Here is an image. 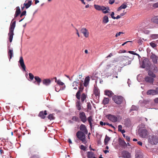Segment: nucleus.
Wrapping results in <instances>:
<instances>
[{"label": "nucleus", "mask_w": 158, "mask_h": 158, "mask_svg": "<svg viewBox=\"0 0 158 158\" xmlns=\"http://www.w3.org/2000/svg\"><path fill=\"white\" fill-rule=\"evenodd\" d=\"M16 21L11 22L9 28V31L8 35L9 36V40L10 42L12 41L13 36L14 35V31L15 27Z\"/></svg>", "instance_id": "f257e3e1"}, {"label": "nucleus", "mask_w": 158, "mask_h": 158, "mask_svg": "<svg viewBox=\"0 0 158 158\" xmlns=\"http://www.w3.org/2000/svg\"><path fill=\"white\" fill-rule=\"evenodd\" d=\"M85 133L80 131H78L76 133L77 137L83 143L85 144L87 143L85 139Z\"/></svg>", "instance_id": "f03ea898"}, {"label": "nucleus", "mask_w": 158, "mask_h": 158, "mask_svg": "<svg viewBox=\"0 0 158 158\" xmlns=\"http://www.w3.org/2000/svg\"><path fill=\"white\" fill-rule=\"evenodd\" d=\"M149 142L152 145H156L158 143V138L154 135H151L149 137Z\"/></svg>", "instance_id": "7ed1b4c3"}, {"label": "nucleus", "mask_w": 158, "mask_h": 158, "mask_svg": "<svg viewBox=\"0 0 158 158\" xmlns=\"http://www.w3.org/2000/svg\"><path fill=\"white\" fill-rule=\"evenodd\" d=\"M113 100L117 104H121L123 102L124 98L121 96H114L112 98Z\"/></svg>", "instance_id": "20e7f679"}, {"label": "nucleus", "mask_w": 158, "mask_h": 158, "mask_svg": "<svg viewBox=\"0 0 158 158\" xmlns=\"http://www.w3.org/2000/svg\"><path fill=\"white\" fill-rule=\"evenodd\" d=\"M93 116L91 115L89 116L87 118V120L89 123L90 126V129H94V126L96 124V123L94 122V120L93 118Z\"/></svg>", "instance_id": "39448f33"}, {"label": "nucleus", "mask_w": 158, "mask_h": 158, "mask_svg": "<svg viewBox=\"0 0 158 158\" xmlns=\"http://www.w3.org/2000/svg\"><path fill=\"white\" fill-rule=\"evenodd\" d=\"M139 134L140 137L143 138H145L148 135V132L145 129L140 130Z\"/></svg>", "instance_id": "423d86ee"}, {"label": "nucleus", "mask_w": 158, "mask_h": 158, "mask_svg": "<svg viewBox=\"0 0 158 158\" xmlns=\"http://www.w3.org/2000/svg\"><path fill=\"white\" fill-rule=\"evenodd\" d=\"M79 118L83 123H85L87 121L86 117L84 112H80L79 114Z\"/></svg>", "instance_id": "0eeeda50"}, {"label": "nucleus", "mask_w": 158, "mask_h": 158, "mask_svg": "<svg viewBox=\"0 0 158 158\" xmlns=\"http://www.w3.org/2000/svg\"><path fill=\"white\" fill-rule=\"evenodd\" d=\"M107 117L108 119L113 122L115 123L117 121V118L114 115L109 114L107 115Z\"/></svg>", "instance_id": "6e6552de"}, {"label": "nucleus", "mask_w": 158, "mask_h": 158, "mask_svg": "<svg viewBox=\"0 0 158 158\" xmlns=\"http://www.w3.org/2000/svg\"><path fill=\"white\" fill-rule=\"evenodd\" d=\"M121 156L122 157L124 158H130L131 157L130 153L128 151L125 150L122 152Z\"/></svg>", "instance_id": "1a4fd4ad"}, {"label": "nucleus", "mask_w": 158, "mask_h": 158, "mask_svg": "<svg viewBox=\"0 0 158 158\" xmlns=\"http://www.w3.org/2000/svg\"><path fill=\"white\" fill-rule=\"evenodd\" d=\"M47 110H45L44 111H41L39 112L38 116L41 119H44L46 118L45 115H47Z\"/></svg>", "instance_id": "9d476101"}, {"label": "nucleus", "mask_w": 158, "mask_h": 158, "mask_svg": "<svg viewBox=\"0 0 158 158\" xmlns=\"http://www.w3.org/2000/svg\"><path fill=\"white\" fill-rule=\"evenodd\" d=\"M143 154L141 150H138L136 151L135 158H143Z\"/></svg>", "instance_id": "9b49d317"}, {"label": "nucleus", "mask_w": 158, "mask_h": 158, "mask_svg": "<svg viewBox=\"0 0 158 158\" xmlns=\"http://www.w3.org/2000/svg\"><path fill=\"white\" fill-rule=\"evenodd\" d=\"M19 62L23 71H26V67L24 63L23 57L22 56L20 57Z\"/></svg>", "instance_id": "f8f14e48"}, {"label": "nucleus", "mask_w": 158, "mask_h": 158, "mask_svg": "<svg viewBox=\"0 0 158 158\" xmlns=\"http://www.w3.org/2000/svg\"><path fill=\"white\" fill-rule=\"evenodd\" d=\"M131 58L129 56H123L122 58V60L125 61L124 64L127 65L131 64V61L129 60Z\"/></svg>", "instance_id": "ddd939ff"}, {"label": "nucleus", "mask_w": 158, "mask_h": 158, "mask_svg": "<svg viewBox=\"0 0 158 158\" xmlns=\"http://www.w3.org/2000/svg\"><path fill=\"white\" fill-rule=\"evenodd\" d=\"M84 35L85 37L87 38L89 37V33L88 31L85 28H82L80 31Z\"/></svg>", "instance_id": "4468645a"}, {"label": "nucleus", "mask_w": 158, "mask_h": 158, "mask_svg": "<svg viewBox=\"0 0 158 158\" xmlns=\"http://www.w3.org/2000/svg\"><path fill=\"white\" fill-rule=\"evenodd\" d=\"M147 95H155L158 94V92L157 90L150 89L148 90L147 92Z\"/></svg>", "instance_id": "2eb2a0df"}, {"label": "nucleus", "mask_w": 158, "mask_h": 158, "mask_svg": "<svg viewBox=\"0 0 158 158\" xmlns=\"http://www.w3.org/2000/svg\"><path fill=\"white\" fill-rule=\"evenodd\" d=\"M94 7L96 10L99 11L101 10L102 11L105 10V6H99L95 4L94 5Z\"/></svg>", "instance_id": "dca6fc26"}, {"label": "nucleus", "mask_w": 158, "mask_h": 158, "mask_svg": "<svg viewBox=\"0 0 158 158\" xmlns=\"http://www.w3.org/2000/svg\"><path fill=\"white\" fill-rule=\"evenodd\" d=\"M118 141L120 145L122 148H125L127 146V144L125 141L120 138L119 139Z\"/></svg>", "instance_id": "f3484780"}, {"label": "nucleus", "mask_w": 158, "mask_h": 158, "mask_svg": "<svg viewBox=\"0 0 158 158\" xmlns=\"http://www.w3.org/2000/svg\"><path fill=\"white\" fill-rule=\"evenodd\" d=\"M150 58L152 60L153 63L155 64L157 63V57L154 54H152L150 56Z\"/></svg>", "instance_id": "a211bd4d"}, {"label": "nucleus", "mask_w": 158, "mask_h": 158, "mask_svg": "<svg viewBox=\"0 0 158 158\" xmlns=\"http://www.w3.org/2000/svg\"><path fill=\"white\" fill-rule=\"evenodd\" d=\"M94 94L96 97V98H99L100 96V92L99 89L96 87H95L94 90Z\"/></svg>", "instance_id": "6ab92c4d"}, {"label": "nucleus", "mask_w": 158, "mask_h": 158, "mask_svg": "<svg viewBox=\"0 0 158 158\" xmlns=\"http://www.w3.org/2000/svg\"><path fill=\"white\" fill-rule=\"evenodd\" d=\"M80 129L81 131L85 133V134H87V130L85 125L82 124L80 127Z\"/></svg>", "instance_id": "aec40b11"}, {"label": "nucleus", "mask_w": 158, "mask_h": 158, "mask_svg": "<svg viewBox=\"0 0 158 158\" xmlns=\"http://www.w3.org/2000/svg\"><path fill=\"white\" fill-rule=\"evenodd\" d=\"M105 94L109 97H111L114 95V93L111 91L106 90L105 91Z\"/></svg>", "instance_id": "412c9836"}, {"label": "nucleus", "mask_w": 158, "mask_h": 158, "mask_svg": "<svg viewBox=\"0 0 158 158\" xmlns=\"http://www.w3.org/2000/svg\"><path fill=\"white\" fill-rule=\"evenodd\" d=\"M108 15H104L103 17L102 23L103 24H106L109 22Z\"/></svg>", "instance_id": "4be33fe9"}, {"label": "nucleus", "mask_w": 158, "mask_h": 158, "mask_svg": "<svg viewBox=\"0 0 158 158\" xmlns=\"http://www.w3.org/2000/svg\"><path fill=\"white\" fill-rule=\"evenodd\" d=\"M145 79L146 82L152 84L154 81V79L153 78L148 76L146 77Z\"/></svg>", "instance_id": "5701e85b"}, {"label": "nucleus", "mask_w": 158, "mask_h": 158, "mask_svg": "<svg viewBox=\"0 0 158 158\" xmlns=\"http://www.w3.org/2000/svg\"><path fill=\"white\" fill-rule=\"evenodd\" d=\"M51 83V81L49 79H44L43 81V84L48 86Z\"/></svg>", "instance_id": "b1692460"}, {"label": "nucleus", "mask_w": 158, "mask_h": 158, "mask_svg": "<svg viewBox=\"0 0 158 158\" xmlns=\"http://www.w3.org/2000/svg\"><path fill=\"white\" fill-rule=\"evenodd\" d=\"M124 125L126 127H128L131 125V121L129 119H127L124 121Z\"/></svg>", "instance_id": "393cba45"}, {"label": "nucleus", "mask_w": 158, "mask_h": 158, "mask_svg": "<svg viewBox=\"0 0 158 158\" xmlns=\"http://www.w3.org/2000/svg\"><path fill=\"white\" fill-rule=\"evenodd\" d=\"M90 80L89 77V76H87L85 78V81L84 85L86 87L88 85L89 81Z\"/></svg>", "instance_id": "a878e982"}, {"label": "nucleus", "mask_w": 158, "mask_h": 158, "mask_svg": "<svg viewBox=\"0 0 158 158\" xmlns=\"http://www.w3.org/2000/svg\"><path fill=\"white\" fill-rule=\"evenodd\" d=\"M87 157L88 158H93L94 157V154L92 152H87Z\"/></svg>", "instance_id": "bb28decb"}, {"label": "nucleus", "mask_w": 158, "mask_h": 158, "mask_svg": "<svg viewBox=\"0 0 158 158\" xmlns=\"http://www.w3.org/2000/svg\"><path fill=\"white\" fill-rule=\"evenodd\" d=\"M20 13L21 11L19 7V6L17 7L15 14V17H17Z\"/></svg>", "instance_id": "cd10ccee"}, {"label": "nucleus", "mask_w": 158, "mask_h": 158, "mask_svg": "<svg viewBox=\"0 0 158 158\" xmlns=\"http://www.w3.org/2000/svg\"><path fill=\"white\" fill-rule=\"evenodd\" d=\"M76 107L77 109L79 110H81V103L80 100L77 101L76 102Z\"/></svg>", "instance_id": "c85d7f7f"}, {"label": "nucleus", "mask_w": 158, "mask_h": 158, "mask_svg": "<svg viewBox=\"0 0 158 158\" xmlns=\"http://www.w3.org/2000/svg\"><path fill=\"white\" fill-rule=\"evenodd\" d=\"M149 60L147 59H144L143 61L142 66L143 68H145L146 66H147L148 64Z\"/></svg>", "instance_id": "c756f323"}, {"label": "nucleus", "mask_w": 158, "mask_h": 158, "mask_svg": "<svg viewBox=\"0 0 158 158\" xmlns=\"http://www.w3.org/2000/svg\"><path fill=\"white\" fill-rule=\"evenodd\" d=\"M31 4L32 1L31 0H29L28 1L27 3H25L23 4V5L24 6H25L26 9H27L31 5Z\"/></svg>", "instance_id": "7c9ffc66"}, {"label": "nucleus", "mask_w": 158, "mask_h": 158, "mask_svg": "<svg viewBox=\"0 0 158 158\" xmlns=\"http://www.w3.org/2000/svg\"><path fill=\"white\" fill-rule=\"evenodd\" d=\"M34 78L36 81L37 82V84L38 85H40V83L41 81V80L40 78L38 76H37L35 77Z\"/></svg>", "instance_id": "2f4dec72"}, {"label": "nucleus", "mask_w": 158, "mask_h": 158, "mask_svg": "<svg viewBox=\"0 0 158 158\" xmlns=\"http://www.w3.org/2000/svg\"><path fill=\"white\" fill-rule=\"evenodd\" d=\"M151 20L153 23L158 24V16H155L153 17Z\"/></svg>", "instance_id": "473e14b6"}, {"label": "nucleus", "mask_w": 158, "mask_h": 158, "mask_svg": "<svg viewBox=\"0 0 158 158\" xmlns=\"http://www.w3.org/2000/svg\"><path fill=\"white\" fill-rule=\"evenodd\" d=\"M127 7V6L126 5V4H125L124 3H123V4H122L120 7H119L118 9H117V11H119L120 10H121L122 9H125Z\"/></svg>", "instance_id": "72a5a7b5"}, {"label": "nucleus", "mask_w": 158, "mask_h": 158, "mask_svg": "<svg viewBox=\"0 0 158 158\" xmlns=\"http://www.w3.org/2000/svg\"><path fill=\"white\" fill-rule=\"evenodd\" d=\"M54 115V114L53 113L52 114H50L48 115V116L47 117V118L49 120H54L55 118Z\"/></svg>", "instance_id": "f704fd0d"}, {"label": "nucleus", "mask_w": 158, "mask_h": 158, "mask_svg": "<svg viewBox=\"0 0 158 158\" xmlns=\"http://www.w3.org/2000/svg\"><path fill=\"white\" fill-rule=\"evenodd\" d=\"M87 98L86 95L84 93H83L81 96V102L82 103H83L84 100Z\"/></svg>", "instance_id": "c9c22d12"}, {"label": "nucleus", "mask_w": 158, "mask_h": 158, "mask_svg": "<svg viewBox=\"0 0 158 158\" xmlns=\"http://www.w3.org/2000/svg\"><path fill=\"white\" fill-rule=\"evenodd\" d=\"M109 98H104L103 100V103L105 105L109 103Z\"/></svg>", "instance_id": "e433bc0d"}, {"label": "nucleus", "mask_w": 158, "mask_h": 158, "mask_svg": "<svg viewBox=\"0 0 158 158\" xmlns=\"http://www.w3.org/2000/svg\"><path fill=\"white\" fill-rule=\"evenodd\" d=\"M8 55L9 56V59L10 60L11 59L12 56L13 55V52L12 49H10L8 52Z\"/></svg>", "instance_id": "4c0bfd02"}, {"label": "nucleus", "mask_w": 158, "mask_h": 158, "mask_svg": "<svg viewBox=\"0 0 158 158\" xmlns=\"http://www.w3.org/2000/svg\"><path fill=\"white\" fill-rule=\"evenodd\" d=\"M81 93L82 92L78 90L76 94V98L78 100H80V96Z\"/></svg>", "instance_id": "58836bf2"}, {"label": "nucleus", "mask_w": 158, "mask_h": 158, "mask_svg": "<svg viewBox=\"0 0 158 158\" xmlns=\"http://www.w3.org/2000/svg\"><path fill=\"white\" fill-rule=\"evenodd\" d=\"M110 139V138L106 135L104 140L105 144L106 145L108 143V142Z\"/></svg>", "instance_id": "ea45409f"}, {"label": "nucleus", "mask_w": 158, "mask_h": 158, "mask_svg": "<svg viewBox=\"0 0 158 158\" xmlns=\"http://www.w3.org/2000/svg\"><path fill=\"white\" fill-rule=\"evenodd\" d=\"M148 75L152 77V78H154L156 77L155 75L153 73V72L149 70L148 72Z\"/></svg>", "instance_id": "a19ab883"}, {"label": "nucleus", "mask_w": 158, "mask_h": 158, "mask_svg": "<svg viewBox=\"0 0 158 158\" xmlns=\"http://www.w3.org/2000/svg\"><path fill=\"white\" fill-rule=\"evenodd\" d=\"M151 38L152 39H155L158 38V34H154L151 35Z\"/></svg>", "instance_id": "79ce46f5"}, {"label": "nucleus", "mask_w": 158, "mask_h": 158, "mask_svg": "<svg viewBox=\"0 0 158 158\" xmlns=\"http://www.w3.org/2000/svg\"><path fill=\"white\" fill-rule=\"evenodd\" d=\"M72 119L73 121L75 122H77L79 120L78 118L76 116H73L72 118Z\"/></svg>", "instance_id": "37998d69"}, {"label": "nucleus", "mask_w": 158, "mask_h": 158, "mask_svg": "<svg viewBox=\"0 0 158 158\" xmlns=\"http://www.w3.org/2000/svg\"><path fill=\"white\" fill-rule=\"evenodd\" d=\"M79 85L80 87H79V90H78L82 92L84 89L83 86V85H82L81 83H80L79 84Z\"/></svg>", "instance_id": "c03bdc74"}, {"label": "nucleus", "mask_w": 158, "mask_h": 158, "mask_svg": "<svg viewBox=\"0 0 158 158\" xmlns=\"http://www.w3.org/2000/svg\"><path fill=\"white\" fill-rule=\"evenodd\" d=\"M150 46L153 48H155L156 46V44L154 42V41H152V42L150 43Z\"/></svg>", "instance_id": "a18cd8bd"}, {"label": "nucleus", "mask_w": 158, "mask_h": 158, "mask_svg": "<svg viewBox=\"0 0 158 158\" xmlns=\"http://www.w3.org/2000/svg\"><path fill=\"white\" fill-rule=\"evenodd\" d=\"M56 82L58 84L62 86L64 84V83L61 81L60 80H58Z\"/></svg>", "instance_id": "49530a36"}, {"label": "nucleus", "mask_w": 158, "mask_h": 158, "mask_svg": "<svg viewBox=\"0 0 158 158\" xmlns=\"http://www.w3.org/2000/svg\"><path fill=\"white\" fill-rule=\"evenodd\" d=\"M138 109V108L135 106L133 105L131 109V110H137Z\"/></svg>", "instance_id": "de8ad7c7"}, {"label": "nucleus", "mask_w": 158, "mask_h": 158, "mask_svg": "<svg viewBox=\"0 0 158 158\" xmlns=\"http://www.w3.org/2000/svg\"><path fill=\"white\" fill-rule=\"evenodd\" d=\"M29 75L30 79L31 80H33V78H34V76L33 75V74L32 73H29Z\"/></svg>", "instance_id": "09e8293b"}, {"label": "nucleus", "mask_w": 158, "mask_h": 158, "mask_svg": "<svg viewBox=\"0 0 158 158\" xmlns=\"http://www.w3.org/2000/svg\"><path fill=\"white\" fill-rule=\"evenodd\" d=\"M80 148L81 149L84 151H85L86 150L85 147L83 145H81Z\"/></svg>", "instance_id": "8fccbe9b"}, {"label": "nucleus", "mask_w": 158, "mask_h": 158, "mask_svg": "<svg viewBox=\"0 0 158 158\" xmlns=\"http://www.w3.org/2000/svg\"><path fill=\"white\" fill-rule=\"evenodd\" d=\"M114 15V12H112L111 14H110V16L112 19H116Z\"/></svg>", "instance_id": "3c124183"}, {"label": "nucleus", "mask_w": 158, "mask_h": 158, "mask_svg": "<svg viewBox=\"0 0 158 158\" xmlns=\"http://www.w3.org/2000/svg\"><path fill=\"white\" fill-rule=\"evenodd\" d=\"M91 106L90 102L87 103V107L88 109L90 110L91 108Z\"/></svg>", "instance_id": "603ef678"}, {"label": "nucleus", "mask_w": 158, "mask_h": 158, "mask_svg": "<svg viewBox=\"0 0 158 158\" xmlns=\"http://www.w3.org/2000/svg\"><path fill=\"white\" fill-rule=\"evenodd\" d=\"M118 131H120L123 128V127L121 125H119L118 126Z\"/></svg>", "instance_id": "864d4df0"}, {"label": "nucleus", "mask_w": 158, "mask_h": 158, "mask_svg": "<svg viewBox=\"0 0 158 158\" xmlns=\"http://www.w3.org/2000/svg\"><path fill=\"white\" fill-rule=\"evenodd\" d=\"M153 7L154 8H156L158 7V2L157 3H155L153 5Z\"/></svg>", "instance_id": "5fc2aeb1"}, {"label": "nucleus", "mask_w": 158, "mask_h": 158, "mask_svg": "<svg viewBox=\"0 0 158 158\" xmlns=\"http://www.w3.org/2000/svg\"><path fill=\"white\" fill-rule=\"evenodd\" d=\"M100 124L101 126H103V125H106V123L103 122L102 121H100Z\"/></svg>", "instance_id": "6e6d98bb"}, {"label": "nucleus", "mask_w": 158, "mask_h": 158, "mask_svg": "<svg viewBox=\"0 0 158 158\" xmlns=\"http://www.w3.org/2000/svg\"><path fill=\"white\" fill-rule=\"evenodd\" d=\"M126 139L127 141L128 142H130V138L129 136H126Z\"/></svg>", "instance_id": "4d7b16f0"}, {"label": "nucleus", "mask_w": 158, "mask_h": 158, "mask_svg": "<svg viewBox=\"0 0 158 158\" xmlns=\"http://www.w3.org/2000/svg\"><path fill=\"white\" fill-rule=\"evenodd\" d=\"M114 2V0H109V3L110 4H112Z\"/></svg>", "instance_id": "13d9d810"}, {"label": "nucleus", "mask_w": 158, "mask_h": 158, "mask_svg": "<svg viewBox=\"0 0 158 158\" xmlns=\"http://www.w3.org/2000/svg\"><path fill=\"white\" fill-rule=\"evenodd\" d=\"M128 52L131 54H133L134 55H135V53L134 51H128Z\"/></svg>", "instance_id": "bf43d9fd"}, {"label": "nucleus", "mask_w": 158, "mask_h": 158, "mask_svg": "<svg viewBox=\"0 0 158 158\" xmlns=\"http://www.w3.org/2000/svg\"><path fill=\"white\" fill-rule=\"evenodd\" d=\"M102 12L104 14H107V13H109L110 12L108 10H103V11H102Z\"/></svg>", "instance_id": "052dcab7"}, {"label": "nucleus", "mask_w": 158, "mask_h": 158, "mask_svg": "<svg viewBox=\"0 0 158 158\" xmlns=\"http://www.w3.org/2000/svg\"><path fill=\"white\" fill-rule=\"evenodd\" d=\"M58 87V86L57 85H56V86H55V90L56 92H59L60 90V89H58L57 88V87Z\"/></svg>", "instance_id": "680f3d73"}, {"label": "nucleus", "mask_w": 158, "mask_h": 158, "mask_svg": "<svg viewBox=\"0 0 158 158\" xmlns=\"http://www.w3.org/2000/svg\"><path fill=\"white\" fill-rule=\"evenodd\" d=\"M154 102L155 103H158V98H157L154 99Z\"/></svg>", "instance_id": "e2e57ef3"}, {"label": "nucleus", "mask_w": 158, "mask_h": 158, "mask_svg": "<svg viewBox=\"0 0 158 158\" xmlns=\"http://www.w3.org/2000/svg\"><path fill=\"white\" fill-rule=\"evenodd\" d=\"M26 10H24L23 11L22 13L21 14H22V15H26Z\"/></svg>", "instance_id": "0e129e2a"}, {"label": "nucleus", "mask_w": 158, "mask_h": 158, "mask_svg": "<svg viewBox=\"0 0 158 158\" xmlns=\"http://www.w3.org/2000/svg\"><path fill=\"white\" fill-rule=\"evenodd\" d=\"M106 125L112 127V128H114V127L113 126L112 124H110L108 123H106Z\"/></svg>", "instance_id": "69168bd1"}, {"label": "nucleus", "mask_w": 158, "mask_h": 158, "mask_svg": "<svg viewBox=\"0 0 158 158\" xmlns=\"http://www.w3.org/2000/svg\"><path fill=\"white\" fill-rule=\"evenodd\" d=\"M137 144H138L140 146H142V143L141 141H138L137 142Z\"/></svg>", "instance_id": "338daca9"}, {"label": "nucleus", "mask_w": 158, "mask_h": 158, "mask_svg": "<svg viewBox=\"0 0 158 158\" xmlns=\"http://www.w3.org/2000/svg\"><path fill=\"white\" fill-rule=\"evenodd\" d=\"M149 31L147 30H145L144 31V33L145 34H148L149 33Z\"/></svg>", "instance_id": "774afa93"}]
</instances>
